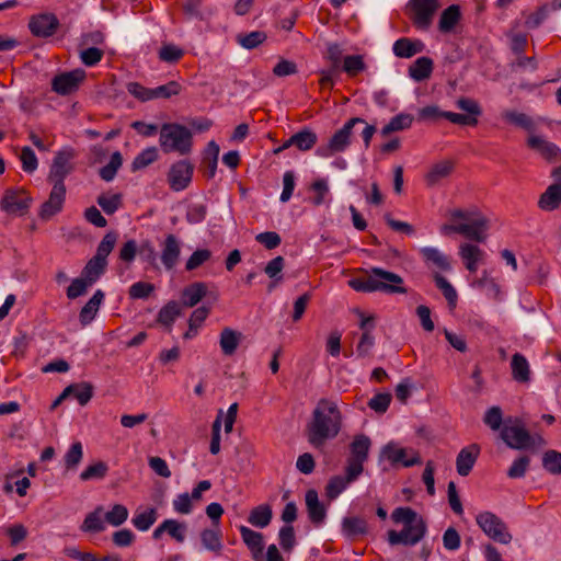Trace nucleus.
I'll use <instances>...</instances> for the list:
<instances>
[{
  "label": "nucleus",
  "instance_id": "obj_22",
  "mask_svg": "<svg viewBox=\"0 0 561 561\" xmlns=\"http://www.w3.org/2000/svg\"><path fill=\"white\" fill-rule=\"evenodd\" d=\"M479 453L480 448L477 444H471L459 451L456 458V468L459 476L467 477L471 472Z\"/></svg>",
  "mask_w": 561,
  "mask_h": 561
},
{
  "label": "nucleus",
  "instance_id": "obj_45",
  "mask_svg": "<svg viewBox=\"0 0 561 561\" xmlns=\"http://www.w3.org/2000/svg\"><path fill=\"white\" fill-rule=\"evenodd\" d=\"M158 157V149L156 147H148L135 157L130 169L133 172L145 169L146 167L157 161Z\"/></svg>",
  "mask_w": 561,
  "mask_h": 561
},
{
  "label": "nucleus",
  "instance_id": "obj_6",
  "mask_svg": "<svg viewBox=\"0 0 561 561\" xmlns=\"http://www.w3.org/2000/svg\"><path fill=\"white\" fill-rule=\"evenodd\" d=\"M358 123H365L362 117L350 118L339 130H336L325 145L317 148L316 154L321 158H329L335 153L344 152L351 145L353 128Z\"/></svg>",
  "mask_w": 561,
  "mask_h": 561
},
{
  "label": "nucleus",
  "instance_id": "obj_31",
  "mask_svg": "<svg viewBox=\"0 0 561 561\" xmlns=\"http://www.w3.org/2000/svg\"><path fill=\"white\" fill-rule=\"evenodd\" d=\"M451 160H443L435 163L426 173L425 181L428 186L436 185L440 180L449 176L454 170Z\"/></svg>",
  "mask_w": 561,
  "mask_h": 561
},
{
  "label": "nucleus",
  "instance_id": "obj_33",
  "mask_svg": "<svg viewBox=\"0 0 561 561\" xmlns=\"http://www.w3.org/2000/svg\"><path fill=\"white\" fill-rule=\"evenodd\" d=\"M433 60L430 57H419L410 67L409 76L417 82L428 79L433 72Z\"/></svg>",
  "mask_w": 561,
  "mask_h": 561
},
{
  "label": "nucleus",
  "instance_id": "obj_40",
  "mask_svg": "<svg viewBox=\"0 0 561 561\" xmlns=\"http://www.w3.org/2000/svg\"><path fill=\"white\" fill-rule=\"evenodd\" d=\"M382 456H385L391 463L401 462L404 467H412L420 463V458L415 457L412 459H405V449L396 448L393 445L388 444L382 449Z\"/></svg>",
  "mask_w": 561,
  "mask_h": 561
},
{
  "label": "nucleus",
  "instance_id": "obj_38",
  "mask_svg": "<svg viewBox=\"0 0 561 561\" xmlns=\"http://www.w3.org/2000/svg\"><path fill=\"white\" fill-rule=\"evenodd\" d=\"M413 121L414 117L411 114L400 113L393 116L390 122L381 128L380 134L382 137H387L392 133L409 129Z\"/></svg>",
  "mask_w": 561,
  "mask_h": 561
},
{
  "label": "nucleus",
  "instance_id": "obj_56",
  "mask_svg": "<svg viewBox=\"0 0 561 561\" xmlns=\"http://www.w3.org/2000/svg\"><path fill=\"white\" fill-rule=\"evenodd\" d=\"M83 457V448L80 442L73 443L66 453L64 460L67 470H75L81 462Z\"/></svg>",
  "mask_w": 561,
  "mask_h": 561
},
{
  "label": "nucleus",
  "instance_id": "obj_1",
  "mask_svg": "<svg viewBox=\"0 0 561 561\" xmlns=\"http://www.w3.org/2000/svg\"><path fill=\"white\" fill-rule=\"evenodd\" d=\"M342 427V415L337 404L329 399H320L312 412V419L306 426L310 445L322 447L327 440L337 436Z\"/></svg>",
  "mask_w": 561,
  "mask_h": 561
},
{
  "label": "nucleus",
  "instance_id": "obj_34",
  "mask_svg": "<svg viewBox=\"0 0 561 561\" xmlns=\"http://www.w3.org/2000/svg\"><path fill=\"white\" fill-rule=\"evenodd\" d=\"M460 7L457 4L449 5L440 14L438 30L445 34L450 33L460 21Z\"/></svg>",
  "mask_w": 561,
  "mask_h": 561
},
{
  "label": "nucleus",
  "instance_id": "obj_35",
  "mask_svg": "<svg viewBox=\"0 0 561 561\" xmlns=\"http://www.w3.org/2000/svg\"><path fill=\"white\" fill-rule=\"evenodd\" d=\"M181 316V304L175 300H170L164 305L157 316V322L164 325L168 331H171L172 324L175 319Z\"/></svg>",
  "mask_w": 561,
  "mask_h": 561
},
{
  "label": "nucleus",
  "instance_id": "obj_7",
  "mask_svg": "<svg viewBox=\"0 0 561 561\" xmlns=\"http://www.w3.org/2000/svg\"><path fill=\"white\" fill-rule=\"evenodd\" d=\"M476 522L482 531L493 541L508 545L513 536L506 523L492 512L485 511L477 515Z\"/></svg>",
  "mask_w": 561,
  "mask_h": 561
},
{
  "label": "nucleus",
  "instance_id": "obj_10",
  "mask_svg": "<svg viewBox=\"0 0 561 561\" xmlns=\"http://www.w3.org/2000/svg\"><path fill=\"white\" fill-rule=\"evenodd\" d=\"M409 3L413 11V24L419 28L427 30L440 7L439 0H410Z\"/></svg>",
  "mask_w": 561,
  "mask_h": 561
},
{
  "label": "nucleus",
  "instance_id": "obj_43",
  "mask_svg": "<svg viewBox=\"0 0 561 561\" xmlns=\"http://www.w3.org/2000/svg\"><path fill=\"white\" fill-rule=\"evenodd\" d=\"M267 39V35L263 31H253L250 33H239L236 42L243 48L251 50L259 47Z\"/></svg>",
  "mask_w": 561,
  "mask_h": 561
},
{
  "label": "nucleus",
  "instance_id": "obj_48",
  "mask_svg": "<svg viewBox=\"0 0 561 561\" xmlns=\"http://www.w3.org/2000/svg\"><path fill=\"white\" fill-rule=\"evenodd\" d=\"M71 388V394L73 396L80 405H85L93 397L94 387L90 382H78L68 386Z\"/></svg>",
  "mask_w": 561,
  "mask_h": 561
},
{
  "label": "nucleus",
  "instance_id": "obj_64",
  "mask_svg": "<svg viewBox=\"0 0 561 561\" xmlns=\"http://www.w3.org/2000/svg\"><path fill=\"white\" fill-rule=\"evenodd\" d=\"M375 345V337L370 330L363 332L357 345L356 355L357 357L365 358L370 355V351Z\"/></svg>",
  "mask_w": 561,
  "mask_h": 561
},
{
  "label": "nucleus",
  "instance_id": "obj_54",
  "mask_svg": "<svg viewBox=\"0 0 561 561\" xmlns=\"http://www.w3.org/2000/svg\"><path fill=\"white\" fill-rule=\"evenodd\" d=\"M116 240L117 234L115 232H107L99 243L94 257H99L100 260H103V262H107V256L113 251Z\"/></svg>",
  "mask_w": 561,
  "mask_h": 561
},
{
  "label": "nucleus",
  "instance_id": "obj_2",
  "mask_svg": "<svg viewBox=\"0 0 561 561\" xmlns=\"http://www.w3.org/2000/svg\"><path fill=\"white\" fill-rule=\"evenodd\" d=\"M365 276L350 279V287L359 293L380 291L388 295L407 294L408 291L403 286V278L397 273L381 267H371L365 271Z\"/></svg>",
  "mask_w": 561,
  "mask_h": 561
},
{
  "label": "nucleus",
  "instance_id": "obj_16",
  "mask_svg": "<svg viewBox=\"0 0 561 561\" xmlns=\"http://www.w3.org/2000/svg\"><path fill=\"white\" fill-rule=\"evenodd\" d=\"M358 469L345 467L344 476L332 477L325 485V496L335 500L352 482L358 479Z\"/></svg>",
  "mask_w": 561,
  "mask_h": 561
},
{
  "label": "nucleus",
  "instance_id": "obj_5",
  "mask_svg": "<svg viewBox=\"0 0 561 561\" xmlns=\"http://www.w3.org/2000/svg\"><path fill=\"white\" fill-rule=\"evenodd\" d=\"M499 436L508 448L515 450H527L533 443L531 434L518 417H506Z\"/></svg>",
  "mask_w": 561,
  "mask_h": 561
},
{
  "label": "nucleus",
  "instance_id": "obj_42",
  "mask_svg": "<svg viewBox=\"0 0 561 561\" xmlns=\"http://www.w3.org/2000/svg\"><path fill=\"white\" fill-rule=\"evenodd\" d=\"M503 119L510 124L520 127L529 133L536 130V124L534 119L525 113L516 111H506L503 113Z\"/></svg>",
  "mask_w": 561,
  "mask_h": 561
},
{
  "label": "nucleus",
  "instance_id": "obj_62",
  "mask_svg": "<svg viewBox=\"0 0 561 561\" xmlns=\"http://www.w3.org/2000/svg\"><path fill=\"white\" fill-rule=\"evenodd\" d=\"M285 266V259L280 255L272 259L264 267V273L275 282L283 280L282 271Z\"/></svg>",
  "mask_w": 561,
  "mask_h": 561
},
{
  "label": "nucleus",
  "instance_id": "obj_3",
  "mask_svg": "<svg viewBox=\"0 0 561 561\" xmlns=\"http://www.w3.org/2000/svg\"><path fill=\"white\" fill-rule=\"evenodd\" d=\"M391 518L397 524H403L401 531H388V542L391 546H414L420 542L426 534L427 527L425 520L411 507H397L392 512Z\"/></svg>",
  "mask_w": 561,
  "mask_h": 561
},
{
  "label": "nucleus",
  "instance_id": "obj_63",
  "mask_svg": "<svg viewBox=\"0 0 561 561\" xmlns=\"http://www.w3.org/2000/svg\"><path fill=\"white\" fill-rule=\"evenodd\" d=\"M92 284L88 282L84 277L80 276L78 278L72 279L71 284L66 290V295L69 299H76L80 296H83L88 288L91 287Z\"/></svg>",
  "mask_w": 561,
  "mask_h": 561
},
{
  "label": "nucleus",
  "instance_id": "obj_39",
  "mask_svg": "<svg viewBox=\"0 0 561 561\" xmlns=\"http://www.w3.org/2000/svg\"><path fill=\"white\" fill-rule=\"evenodd\" d=\"M106 267L107 262H103V260L93 256L87 262L85 266L81 272V276L93 285L105 273Z\"/></svg>",
  "mask_w": 561,
  "mask_h": 561
},
{
  "label": "nucleus",
  "instance_id": "obj_21",
  "mask_svg": "<svg viewBox=\"0 0 561 561\" xmlns=\"http://www.w3.org/2000/svg\"><path fill=\"white\" fill-rule=\"evenodd\" d=\"M307 513L310 522L319 526L327 517V508L323 503L320 502L318 492L314 489H310L305 495Z\"/></svg>",
  "mask_w": 561,
  "mask_h": 561
},
{
  "label": "nucleus",
  "instance_id": "obj_19",
  "mask_svg": "<svg viewBox=\"0 0 561 561\" xmlns=\"http://www.w3.org/2000/svg\"><path fill=\"white\" fill-rule=\"evenodd\" d=\"M66 197V187L54 186L48 199L43 203L38 216L43 220H48L62 209Z\"/></svg>",
  "mask_w": 561,
  "mask_h": 561
},
{
  "label": "nucleus",
  "instance_id": "obj_46",
  "mask_svg": "<svg viewBox=\"0 0 561 561\" xmlns=\"http://www.w3.org/2000/svg\"><path fill=\"white\" fill-rule=\"evenodd\" d=\"M102 507L95 508L93 512L89 513L82 525L81 530L84 533H101L105 529L104 522L101 516Z\"/></svg>",
  "mask_w": 561,
  "mask_h": 561
},
{
  "label": "nucleus",
  "instance_id": "obj_36",
  "mask_svg": "<svg viewBox=\"0 0 561 561\" xmlns=\"http://www.w3.org/2000/svg\"><path fill=\"white\" fill-rule=\"evenodd\" d=\"M201 541L205 549L220 554L222 550L221 531L218 527L205 528L201 531Z\"/></svg>",
  "mask_w": 561,
  "mask_h": 561
},
{
  "label": "nucleus",
  "instance_id": "obj_37",
  "mask_svg": "<svg viewBox=\"0 0 561 561\" xmlns=\"http://www.w3.org/2000/svg\"><path fill=\"white\" fill-rule=\"evenodd\" d=\"M241 340V333L230 328H224L220 332L219 344L222 353L231 356L236 353Z\"/></svg>",
  "mask_w": 561,
  "mask_h": 561
},
{
  "label": "nucleus",
  "instance_id": "obj_15",
  "mask_svg": "<svg viewBox=\"0 0 561 561\" xmlns=\"http://www.w3.org/2000/svg\"><path fill=\"white\" fill-rule=\"evenodd\" d=\"M84 77L85 72L82 69L64 72L53 79L51 88L60 95H68L78 89Z\"/></svg>",
  "mask_w": 561,
  "mask_h": 561
},
{
  "label": "nucleus",
  "instance_id": "obj_20",
  "mask_svg": "<svg viewBox=\"0 0 561 561\" xmlns=\"http://www.w3.org/2000/svg\"><path fill=\"white\" fill-rule=\"evenodd\" d=\"M488 228V219L477 214V218L472 219L470 222L459 224V233L472 241L484 242Z\"/></svg>",
  "mask_w": 561,
  "mask_h": 561
},
{
  "label": "nucleus",
  "instance_id": "obj_27",
  "mask_svg": "<svg viewBox=\"0 0 561 561\" xmlns=\"http://www.w3.org/2000/svg\"><path fill=\"white\" fill-rule=\"evenodd\" d=\"M104 297L105 294L101 289H98L95 290L93 296L88 300V302L81 308L79 313V320L83 327L90 324L94 320L100 309V306L104 300Z\"/></svg>",
  "mask_w": 561,
  "mask_h": 561
},
{
  "label": "nucleus",
  "instance_id": "obj_29",
  "mask_svg": "<svg viewBox=\"0 0 561 561\" xmlns=\"http://www.w3.org/2000/svg\"><path fill=\"white\" fill-rule=\"evenodd\" d=\"M512 377L519 383H527L530 380V368L527 358L515 353L511 360Z\"/></svg>",
  "mask_w": 561,
  "mask_h": 561
},
{
  "label": "nucleus",
  "instance_id": "obj_60",
  "mask_svg": "<svg viewBox=\"0 0 561 561\" xmlns=\"http://www.w3.org/2000/svg\"><path fill=\"white\" fill-rule=\"evenodd\" d=\"M104 518L110 525L118 527L127 520L128 510L122 504H115Z\"/></svg>",
  "mask_w": 561,
  "mask_h": 561
},
{
  "label": "nucleus",
  "instance_id": "obj_28",
  "mask_svg": "<svg viewBox=\"0 0 561 561\" xmlns=\"http://www.w3.org/2000/svg\"><path fill=\"white\" fill-rule=\"evenodd\" d=\"M459 255L463 260L466 268L474 273L478 270V264L484 257V252L474 244L463 243L459 248Z\"/></svg>",
  "mask_w": 561,
  "mask_h": 561
},
{
  "label": "nucleus",
  "instance_id": "obj_4",
  "mask_svg": "<svg viewBox=\"0 0 561 561\" xmlns=\"http://www.w3.org/2000/svg\"><path fill=\"white\" fill-rule=\"evenodd\" d=\"M159 142L164 153L178 152L186 156L192 152L193 134L179 123H164L160 128Z\"/></svg>",
  "mask_w": 561,
  "mask_h": 561
},
{
  "label": "nucleus",
  "instance_id": "obj_18",
  "mask_svg": "<svg viewBox=\"0 0 561 561\" xmlns=\"http://www.w3.org/2000/svg\"><path fill=\"white\" fill-rule=\"evenodd\" d=\"M317 141V134L312 129L305 127L296 134L291 135L278 149L275 150V152H279L291 146L301 151H308L316 146Z\"/></svg>",
  "mask_w": 561,
  "mask_h": 561
},
{
  "label": "nucleus",
  "instance_id": "obj_61",
  "mask_svg": "<svg viewBox=\"0 0 561 561\" xmlns=\"http://www.w3.org/2000/svg\"><path fill=\"white\" fill-rule=\"evenodd\" d=\"M530 465V458L526 455L519 456L516 458L512 466L507 470V477L511 479H519L523 478Z\"/></svg>",
  "mask_w": 561,
  "mask_h": 561
},
{
  "label": "nucleus",
  "instance_id": "obj_30",
  "mask_svg": "<svg viewBox=\"0 0 561 561\" xmlns=\"http://www.w3.org/2000/svg\"><path fill=\"white\" fill-rule=\"evenodd\" d=\"M561 206V188L558 185H549L540 195L538 207L545 211H553Z\"/></svg>",
  "mask_w": 561,
  "mask_h": 561
},
{
  "label": "nucleus",
  "instance_id": "obj_44",
  "mask_svg": "<svg viewBox=\"0 0 561 561\" xmlns=\"http://www.w3.org/2000/svg\"><path fill=\"white\" fill-rule=\"evenodd\" d=\"M158 512L154 507H149L144 512H137L131 519L134 527L140 531H147L157 520Z\"/></svg>",
  "mask_w": 561,
  "mask_h": 561
},
{
  "label": "nucleus",
  "instance_id": "obj_41",
  "mask_svg": "<svg viewBox=\"0 0 561 561\" xmlns=\"http://www.w3.org/2000/svg\"><path fill=\"white\" fill-rule=\"evenodd\" d=\"M273 512L270 505H259L254 507L248 517V522L259 528H264L270 525Z\"/></svg>",
  "mask_w": 561,
  "mask_h": 561
},
{
  "label": "nucleus",
  "instance_id": "obj_12",
  "mask_svg": "<svg viewBox=\"0 0 561 561\" xmlns=\"http://www.w3.org/2000/svg\"><path fill=\"white\" fill-rule=\"evenodd\" d=\"M21 195H25L23 190L7 188L0 203L1 209L7 214L24 215L32 204V198Z\"/></svg>",
  "mask_w": 561,
  "mask_h": 561
},
{
  "label": "nucleus",
  "instance_id": "obj_52",
  "mask_svg": "<svg viewBox=\"0 0 561 561\" xmlns=\"http://www.w3.org/2000/svg\"><path fill=\"white\" fill-rule=\"evenodd\" d=\"M108 471V466L104 461H96L93 465L88 466L81 473L80 479L82 481L89 480H101Z\"/></svg>",
  "mask_w": 561,
  "mask_h": 561
},
{
  "label": "nucleus",
  "instance_id": "obj_59",
  "mask_svg": "<svg viewBox=\"0 0 561 561\" xmlns=\"http://www.w3.org/2000/svg\"><path fill=\"white\" fill-rule=\"evenodd\" d=\"M182 87L178 81H169L165 84L152 88V95L154 99H170L174 95L180 94Z\"/></svg>",
  "mask_w": 561,
  "mask_h": 561
},
{
  "label": "nucleus",
  "instance_id": "obj_24",
  "mask_svg": "<svg viewBox=\"0 0 561 561\" xmlns=\"http://www.w3.org/2000/svg\"><path fill=\"white\" fill-rule=\"evenodd\" d=\"M208 288L207 284L203 282H195L184 287L181 294V304L186 308H193L203 298L207 297Z\"/></svg>",
  "mask_w": 561,
  "mask_h": 561
},
{
  "label": "nucleus",
  "instance_id": "obj_14",
  "mask_svg": "<svg viewBox=\"0 0 561 561\" xmlns=\"http://www.w3.org/2000/svg\"><path fill=\"white\" fill-rule=\"evenodd\" d=\"M160 247L161 253L159 259L161 264L165 271L174 270L181 256V241L175 234L169 233Z\"/></svg>",
  "mask_w": 561,
  "mask_h": 561
},
{
  "label": "nucleus",
  "instance_id": "obj_32",
  "mask_svg": "<svg viewBox=\"0 0 561 561\" xmlns=\"http://www.w3.org/2000/svg\"><path fill=\"white\" fill-rule=\"evenodd\" d=\"M342 531L347 538H356L368 534V525L362 517H344L342 520Z\"/></svg>",
  "mask_w": 561,
  "mask_h": 561
},
{
  "label": "nucleus",
  "instance_id": "obj_25",
  "mask_svg": "<svg viewBox=\"0 0 561 561\" xmlns=\"http://www.w3.org/2000/svg\"><path fill=\"white\" fill-rule=\"evenodd\" d=\"M420 254L427 266H435L443 272H448L451 270L449 257L436 248H421Z\"/></svg>",
  "mask_w": 561,
  "mask_h": 561
},
{
  "label": "nucleus",
  "instance_id": "obj_49",
  "mask_svg": "<svg viewBox=\"0 0 561 561\" xmlns=\"http://www.w3.org/2000/svg\"><path fill=\"white\" fill-rule=\"evenodd\" d=\"M436 287L442 291L449 306H455L457 301V291L454 286L443 275L435 273L433 275Z\"/></svg>",
  "mask_w": 561,
  "mask_h": 561
},
{
  "label": "nucleus",
  "instance_id": "obj_47",
  "mask_svg": "<svg viewBox=\"0 0 561 561\" xmlns=\"http://www.w3.org/2000/svg\"><path fill=\"white\" fill-rule=\"evenodd\" d=\"M123 164V157L119 151H115L112 153L108 163L102 167L99 171L100 178L105 182H111L114 180L118 169Z\"/></svg>",
  "mask_w": 561,
  "mask_h": 561
},
{
  "label": "nucleus",
  "instance_id": "obj_58",
  "mask_svg": "<svg viewBox=\"0 0 561 561\" xmlns=\"http://www.w3.org/2000/svg\"><path fill=\"white\" fill-rule=\"evenodd\" d=\"M542 467L551 474H561V453L546 451L542 456Z\"/></svg>",
  "mask_w": 561,
  "mask_h": 561
},
{
  "label": "nucleus",
  "instance_id": "obj_53",
  "mask_svg": "<svg viewBox=\"0 0 561 561\" xmlns=\"http://www.w3.org/2000/svg\"><path fill=\"white\" fill-rule=\"evenodd\" d=\"M164 526H165L167 534L171 538H173L179 543L184 542L185 534L187 530L185 523H181L176 519L169 518V519H164Z\"/></svg>",
  "mask_w": 561,
  "mask_h": 561
},
{
  "label": "nucleus",
  "instance_id": "obj_11",
  "mask_svg": "<svg viewBox=\"0 0 561 561\" xmlns=\"http://www.w3.org/2000/svg\"><path fill=\"white\" fill-rule=\"evenodd\" d=\"M194 165L188 160L174 162L168 172L170 188L175 192L185 190L192 182Z\"/></svg>",
  "mask_w": 561,
  "mask_h": 561
},
{
  "label": "nucleus",
  "instance_id": "obj_17",
  "mask_svg": "<svg viewBox=\"0 0 561 561\" xmlns=\"http://www.w3.org/2000/svg\"><path fill=\"white\" fill-rule=\"evenodd\" d=\"M527 146L550 163L561 161V149L556 144L540 136H529Z\"/></svg>",
  "mask_w": 561,
  "mask_h": 561
},
{
  "label": "nucleus",
  "instance_id": "obj_51",
  "mask_svg": "<svg viewBox=\"0 0 561 561\" xmlns=\"http://www.w3.org/2000/svg\"><path fill=\"white\" fill-rule=\"evenodd\" d=\"M505 419H503L502 409L497 405L491 407L486 410L483 422L486 426H489L494 432H501V428L504 425Z\"/></svg>",
  "mask_w": 561,
  "mask_h": 561
},
{
  "label": "nucleus",
  "instance_id": "obj_57",
  "mask_svg": "<svg viewBox=\"0 0 561 561\" xmlns=\"http://www.w3.org/2000/svg\"><path fill=\"white\" fill-rule=\"evenodd\" d=\"M96 202L105 214L113 215L122 206L123 196L119 193H116L110 197L102 194L98 197Z\"/></svg>",
  "mask_w": 561,
  "mask_h": 561
},
{
  "label": "nucleus",
  "instance_id": "obj_9",
  "mask_svg": "<svg viewBox=\"0 0 561 561\" xmlns=\"http://www.w3.org/2000/svg\"><path fill=\"white\" fill-rule=\"evenodd\" d=\"M27 26L34 37L48 38L57 33L60 22L55 13L43 12L31 15Z\"/></svg>",
  "mask_w": 561,
  "mask_h": 561
},
{
  "label": "nucleus",
  "instance_id": "obj_50",
  "mask_svg": "<svg viewBox=\"0 0 561 561\" xmlns=\"http://www.w3.org/2000/svg\"><path fill=\"white\" fill-rule=\"evenodd\" d=\"M366 69V64L362 55H348L343 58L342 70L350 77H355Z\"/></svg>",
  "mask_w": 561,
  "mask_h": 561
},
{
  "label": "nucleus",
  "instance_id": "obj_8",
  "mask_svg": "<svg viewBox=\"0 0 561 561\" xmlns=\"http://www.w3.org/2000/svg\"><path fill=\"white\" fill-rule=\"evenodd\" d=\"M73 158L75 150L72 148L59 150L53 159L48 182L54 186L66 187L64 181L73 171V164L71 163Z\"/></svg>",
  "mask_w": 561,
  "mask_h": 561
},
{
  "label": "nucleus",
  "instance_id": "obj_55",
  "mask_svg": "<svg viewBox=\"0 0 561 561\" xmlns=\"http://www.w3.org/2000/svg\"><path fill=\"white\" fill-rule=\"evenodd\" d=\"M116 240L117 234L115 232H107L99 243L94 257H99L100 260H103V262H107V256L113 251Z\"/></svg>",
  "mask_w": 561,
  "mask_h": 561
},
{
  "label": "nucleus",
  "instance_id": "obj_23",
  "mask_svg": "<svg viewBox=\"0 0 561 561\" xmlns=\"http://www.w3.org/2000/svg\"><path fill=\"white\" fill-rule=\"evenodd\" d=\"M239 530L242 540L251 551L253 559L255 561H262V553L264 550L263 535L243 525L239 527Z\"/></svg>",
  "mask_w": 561,
  "mask_h": 561
},
{
  "label": "nucleus",
  "instance_id": "obj_26",
  "mask_svg": "<svg viewBox=\"0 0 561 561\" xmlns=\"http://www.w3.org/2000/svg\"><path fill=\"white\" fill-rule=\"evenodd\" d=\"M425 45L420 39L401 37L393 43V54L399 58H411L424 50Z\"/></svg>",
  "mask_w": 561,
  "mask_h": 561
},
{
  "label": "nucleus",
  "instance_id": "obj_13",
  "mask_svg": "<svg viewBox=\"0 0 561 561\" xmlns=\"http://www.w3.org/2000/svg\"><path fill=\"white\" fill-rule=\"evenodd\" d=\"M371 442L370 438L364 434L355 436L351 443V456L347 459L346 467L357 468L360 476L364 471V462L368 459V453Z\"/></svg>",
  "mask_w": 561,
  "mask_h": 561
}]
</instances>
